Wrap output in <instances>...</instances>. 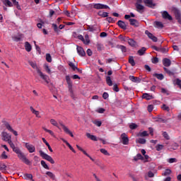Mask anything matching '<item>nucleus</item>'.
Masks as SVG:
<instances>
[{
  "label": "nucleus",
  "instance_id": "72a5a7b5",
  "mask_svg": "<svg viewBox=\"0 0 181 181\" xmlns=\"http://www.w3.org/2000/svg\"><path fill=\"white\" fill-rule=\"evenodd\" d=\"M153 76L156 77V78H158V80H163V78H164L163 74H154Z\"/></svg>",
  "mask_w": 181,
  "mask_h": 181
},
{
  "label": "nucleus",
  "instance_id": "3c124183",
  "mask_svg": "<svg viewBox=\"0 0 181 181\" xmlns=\"http://www.w3.org/2000/svg\"><path fill=\"white\" fill-rule=\"evenodd\" d=\"M86 8L88 11H91V9H93V8H94V4H88L86 6Z\"/></svg>",
  "mask_w": 181,
  "mask_h": 181
},
{
  "label": "nucleus",
  "instance_id": "37998d69",
  "mask_svg": "<svg viewBox=\"0 0 181 181\" xmlns=\"http://www.w3.org/2000/svg\"><path fill=\"white\" fill-rule=\"evenodd\" d=\"M172 173V170L170 169H166L163 173V176H169Z\"/></svg>",
  "mask_w": 181,
  "mask_h": 181
},
{
  "label": "nucleus",
  "instance_id": "393cba45",
  "mask_svg": "<svg viewBox=\"0 0 181 181\" xmlns=\"http://www.w3.org/2000/svg\"><path fill=\"white\" fill-rule=\"evenodd\" d=\"M142 98H144L145 100H152V98H153V96L148 93H144L142 95Z\"/></svg>",
  "mask_w": 181,
  "mask_h": 181
},
{
  "label": "nucleus",
  "instance_id": "bb28decb",
  "mask_svg": "<svg viewBox=\"0 0 181 181\" xmlns=\"http://www.w3.org/2000/svg\"><path fill=\"white\" fill-rule=\"evenodd\" d=\"M149 134H148L147 131H144V132H140L138 134L137 136H141V138L144 136H148Z\"/></svg>",
  "mask_w": 181,
  "mask_h": 181
},
{
  "label": "nucleus",
  "instance_id": "6e6552de",
  "mask_svg": "<svg viewBox=\"0 0 181 181\" xmlns=\"http://www.w3.org/2000/svg\"><path fill=\"white\" fill-rule=\"evenodd\" d=\"M76 50L78 54L81 56V57H84V56H86V52L84 51V49H83L82 47L77 45Z\"/></svg>",
  "mask_w": 181,
  "mask_h": 181
},
{
  "label": "nucleus",
  "instance_id": "2f4dec72",
  "mask_svg": "<svg viewBox=\"0 0 181 181\" xmlns=\"http://www.w3.org/2000/svg\"><path fill=\"white\" fill-rule=\"evenodd\" d=\"M83 44L84 45L90 44V37L88 36V35H85V38H83Z\"/></svg>",
  "mask_w": 181,
  "mask_h": 181
},
{
  "label": "nucleus",
  "instance_id": "13d9d810",
  "mask_svg": "<svg viewBox=\"0 0 181 181\" xmlns=\"http://www.w3.org/2000/svg\"><path fill=\"white\" fill-rule=\"evenodd\" d=\"M175 84L177 85V86H178V87L180 88V90H181V80L180 79H179V78H176L175 79Z\"/></svg>",
  "mask_w": 181,
  "mask_h": 181
},
{
  "label": "nucleus",
  "instance_id": "a19ab883",
  "mask_svg": "<svg viewBox=\"0 0 181 181\" xmlns=\"http://www.w3.org/2000/svg\"><path fill=\"white\" fill-rule=\"evenodd\" d=\"M118 49H120L122 53H127V47L124 45H118Z\"/></svg>",
  "mask_w": 181,
  "mask_h": 181
},
{
  "label": "nucleus",
  "instance_id": "ea45409f",
  "mask_svg": "<svg viewBox=\"0 0 181 181\" xmlns=\"http://www.w3.org/2000/svg\"><path fill=\"white\" fill-rule=\"evenodd\" d=\"M136 8L138 11H144L145 7L141 4L136 3Z\"/></svg>",
  "mask_w": 181,
  "mask_h": 181
},
{
  "label": "nucleus",
  "instance_id": "5fc2aeb1",
  "mask_svg": "<svg viewBox=\"0 0 181 181\" xmlns=\"http://www.w3.org/2000/svg\"><path fill=\"white\" fill-rule=\"evenodd\" d=\"M46 60L48 63H52V56L50 54H46Z\"/></svg>",
  "mask_w": 181,
  "mask_h": 181
},
{
  "label": "nucleus",
  "instance_id": "2eb2a0df",
  "mask_svg": "<svg viewBox=\"0 0 181 181\" xmlns=\"http://www.w3.org/2000/svg\"><path fill=\"white\" fill-rule=\"evenodd\" d=\"M129 80H131V81H132L133 83H141V79L140 78L138 77H135L134 76H129Z\"/></svg>",
  "mask_w": 181,
  "mask_h": 181
},
{
  "label": "nucleus",
  "instance_id": "c756f323",
  "mask_svg": "<svg viewBox=\"0 0 181 181\" xmlns=\"http://www.w3.org/2000/svg\"><path fill=\"white\" fill-rule=\"evenodd\" d=\"M42 142H44V144H45V145H47L49 152H53V149H52V147L50 146V144H49L47 141H46V139L42 138Z\"/></svg>",
  "mask_w": 181,
  "mask_h": 181
},
{
  "label": "nucleus",
  "instance_id": "0e129e2a",
  "mask_svg": "<svg viewBox=\"0 0 181 181\" xmlns=\"http://www.w3.org/2000/svg\"><path fill=\"white\" fill-rule=\"evenodd\" d=\"M1 159H8V156L6 155V152L4 151L1 156Z\"/></svg>",
  "mask_w": 181,
  "mask_h": 181
},
{
  "label": "nucleus",
  "instance_id": "49530a36",
  "mask_svg": "<svg viewBox=\"0 0 181 181\" xmlns=\"http://www.w3.org/2000/svg\"><path fill=\"white\" fill-rule=\"evenodd\" d=\"M41 165L42 167H44L45 169H47L49 170L50 168H49V165L46 164V162L45 160H41Z\"/></svg>",
  "mask_w": 181,
  "mask_h": 181
},
{
  "label": "nucleus",
  "instance_id": "1a4fd4ad",
  "mask_svg": "<svg viewBox=\"0 0 181 181\" xmlns=\"http://www.w3.org/2000/svg\"><path fill=\"white\" fill-rule=\"evenodd\" d=\"M6 129H8V131H10V132H13V135H15L16 136H18V132L15 131L13 129H12V127H11V124H9V123L6 122L4 124Z\"/></svg>",
  "mask_w": 181,
  "mask_h": 181
},
{
  "label": "nucleus",
  "instance_id": "a18cd8bd",
  "mask_svg": "<svg viewBox=\"0 0 181 181\" xmlns=\"http://www.w3.org/2000/svg\"><path fill=\"white\" fill-rule=\"evenodd\" d=\"M144 2L147 6H152V4H153L152 0H144Z\"/></svg>",
  "mask_w": 181,
  "mask_h": 181
},
{
  "label": "nucleus",
  "instance_id": "7c9ffc66",
  "mask_svg": "<svg viewBox=\"0 0 181 181\" xmlns=\"http://www.w3.org/2000/svg\"><path fill=\"white\" fill-rule=\"evenodd\" d=\"M174 13L176 19H180L181 18L180 11H179V10L177 8L174 9Z\"/></svg>",
  "mask_w": 181,
  "mask_h": 181
},
{
  "label": "nucleus",
  "instance_id": "8fccbe9b",
  "mask_svg": "<svg viewBox=\"0 0 181 181\" xmlns=\"http://www.w3.org/2000/svg\"><path fill=\"white\" fill-rule=\"evenodd\" d=\"M69 66L72 69V70H74V71H76V69H77V66H76V64H74L73 62H69Z\"/></svg>",
  "mask_w": 181,
  "mask_h": 181
},
{
  "label": "nucleus",
  "instance_id": "7ed1b4c3",
  "mask_svg": "<svg viewBox=\"0 0 181 181\" xmlns=\"http://www.w3.org/2000/svg\"><path fill=\"white\" fill-rule=\"evenodd\" d=\"M37 73L38 76H40V78H42V80H44V81H45L47 84H49V83H50V78L49 77V76L43 74V72H42V71L39 69H37Z\"/></svg>",
  "mask_w": 181,
  "mask_h": 181
},
{
  "label": "nucleus",
  "instance_id": "b1692460",
  "mask_svg": "<svg viewBox=\"0 0 181 181\" xmlns=\"http://www.w3.org/2000/svg\"><path fill=\"white\" fill-rule=\"evenodd\" d=\"M98 16H101V18H108V13L103 12L101 11L98 13Z\"/></svg>",
  "mask_w": 181,
  "mask_h": 181
},
{
  "label": "nucleus",
  "instance_id": "f03ea898",
  "mask_svg": "<svg viewBox=\"0 0 181 181\" xmlns=\"http://www.w3.org/2000/svg\"><path fill=\"white\" fill-rule=\"evenodd\" d=\"M39 153L40 156L42 157V159H45V160H47L48 162H50L52 165H54V160H53V158H52V156L47 155L42 150L39 151Z\"/></svg>",
  "mask_w": 181,
  "mask_h": 181
},
{
  "label": "nucleus",
  "instance_id": "39448f33",
  "mask_svg": "<svg viewBox=\"0 0 181 181\" xmlns=\"http://www.w3.org/2000/svg\"><path fill=\"white\" fill-rule=\"evenodd\" d=\"M93 8L94 9H110V6H108L106 4H100V3H93Z\"/></svg>",
  "mask_w": 181,
  "mask_h": 181
},
{
  "label": "nucleus",
  "instance_id": "864d4df0",
  "mask_svg": "<svg viewBox=\"0 0 181 181\" xmlns=\"http://www.w3.org/2000/svg\"><path fill=\"white\" fill-rule=\"evenodd\" d=\"M0 170H6V165L4 163H0Z\"/></svg>",
  "mask_w": 181,
  "mask_h": 181
},
{
  "label": "nucleus",
  "instance_id": "5701e85b",
  "mask_svg": "<svg viewBox=\"0 0 181 181\" xmlns=\"http://www.w3.org/2000/svg\"><path fill=\"white\" fill-rule=\"evenodd\" d=\"M96 47H97V50L98 52H101L102 50H104V45H103L100 42H97L96 43Z\"/></svg>",
  "mask_w": 181,
  "mask_h": 181
},
{
  "label": "nucleus",
  "instance_id": "4468645a",
  "mask_svg": "<svg viewBox=\"0 0 181 181\" xmlns=\"http://www.w3.org/2000/svg\"><path fill=\"white\" fill-rule=\"evenodd\" d=\"M163 64L165 66V67H169L172 64V62H170V59L165 58L163 59Z\"/></svg>",
  "mask_w": 181,
  "mask_h": 181
},
{
  "label": "nucleus",
  "instance_id": "20e7f679",
  "mask_svg": "<svg viewBox=\"0 0 181 181\" xmlns=\"http://www.w3.org/2000/svg\"><path fill=\"white\" fill-rule=\"evenodd\" d=\"M66 81L68 84V88L69 93L71 94V97H73V81H71V78H70V76H66Z\"/></svg>",
  "mask_w": 181,
  "mask_h": 181
},
{
  "label": "nucleus",
  "instance_id": "ddd939ff",
  "mask_svg": "<svg viewBox=\"0 0 181 181\" xmlns=\"http://www.w3.org/2000/svg\"><path fill=\"white\" fill-rule=\"evenodd\" d=\"M62 127L64 131V132H66V134H68L69 135H70V136H71V138H74V135L73 134V133L70 131V129H69V128H67V127H66V125L64 124H62Z\"/></svg>",
  "mask_w": 181,
  "mask_h": 181
},
{
  "label": "nucleus",
  "instance_id": "a878e982",
  "mask_svg": "<svg viewBox=\"0 0 181 181\" xmlns=\"http://www.w3.org/2000/svg\"><path fill=\"white\" fill-rule=\"evenodd\" d=\"M145 52H146V48L143 47L141 49L138 50L137 53L139 56H144V54H145Z\"/></svg>",
  "mask_w": 181,
  "mask_h": 181
},
{
  "label": "nucleus",
  "instance_id": "4d7b16f0",
  "mask_svg": "<svg viewBox=\"0 0 181 181\" xmlns=\"http://www.w3.org/2000/svg\"><path fill=\"white\" fill-rule=\"evenodd\" d=\"M106 21L109 22V23H114V22H115V20L112 17H107Z\"/></svg>",
  "mask_w": 181,
  "mask_h": 181
},
{
  "label": "nucleus",
  "instance_id": "bf43d9fd",
  "mask_svg": "<svg viewBox=\"0 0 181 181\" xmlns=\"http://www.w3.org/2000/svg\"><path fill=\"white\" fill-rule=\"evenodd\" d=\"M130 129H136L138 128V125L135 123H132V124L129 125Z\"/></svg>",
  "mask_w": 181,
  "mask_h": 181
},
{
  "label": "nucleus",
  "instance_id": "cd10ccee",
  "mask_svg": "<svg viewBox=\"0 0 181 181\" xmlns=\"http://www.w3.org/2000/svg\"><path fill=\"white\" fill-rule=\"evenodd\" d=\"M129 21L130 25H132V26H138V21H136L134 18H130Z\"/></svg>",
  "mask_w": 181,
  "mask_h": 181
},
{
  "label": "nucleus",
  "instance_id": "c85d7f7f",
  "mask_svg": "<svg viewBox=\"0 0 181 181\" xmlns=\"http://www.w3.org/2000/svg\"><path fill=\"white\" fill-rule=\"evenodd\" d=\"M3 4L6 6H9V7L13 6V4H12V2H11V1L9 0H3Z\"/></svg>",
  "mask_w": 181,
  "mask_h": 181
},
{
  "label": "nucleus",
  "instance_id": "e433bc0d",
  "mask_svg": "<svg viewBox=\"0 0 181 181\" xmlns=\"http://www.w3.org/2000/svg\"><path fill=\"white\" fill-rule=\"evenodd\" d=\"M155 119H156V122H163L164 124L168 122V121H166L162 117H156Z\"/></svg>",
  "mask_w": 181,
  "mask_h": 181
},
{
  "label": "nucleus",
  "instance_id": "f257e3e1",
  "mask_svg": "<svg viewBox=\"0 0 181 181\" xmlns=\"http://www.w3.org/2000/svg\"><path fill=\"white\" fill-rule=\"evenodd\" d=\"M3 136V141H5L6 142H8V144L10 145L11 149H13V152L16 153L18 159L23 162V163H25V165H30V160L26 158V156L22 151H21V148L15 146V144L13 142H12L11 135L6 132L2 133Z\"/></svg>",
  "mask_w": 181,
  "mask_h": 181
},
{
  "label": "nucleus",
  "instance_id": "f3484780",
  "mask_svg": "<svg viewBox=\"0 0 181 181\" xmlns=\"http://www.w3.org/2000/svg\"><path fill=\"white\" fill-rule=\"evenodd\" d=\"M22 39H23V34H20L18 35H15L13 37V40L14 42H21V40H22Z\"/></svg>",
  "mask_w": 181,
  "mask_h": 181
},
{
  "label": "nucleus",
  "instance_id": "a211bd4d",
  "mask_svg": "<svg viewBox=\"0 0 181 181\" xmlns=\"http://www.w3.org/2000/svg\"><path fill=\"white\" fill-rule=\"evenodd\" d=\"M117 25L119 28H121L122 29H124V30H126L127 29V24H125V22L119 20L118 22H117Z\"/></svg>",
  "mask_w": 181,
  "mask_h": 181
},
{
  "label": "nucleus",
  "instance_id": "de8ad7c7",
  "mask_svg": "<svg viewBox=\"0 0 181 181\" xmlns=\"http://www.w3.org/2000/svg\"><path fill=\"white\" fill-rule=\"evenodd\" d=\"M44 131H45V132H48V134H49V135L51 136H54V133L53 132V131L47 129V128L43 127Z\"/></svg>",
  "mask_w": 181,
  "mask_h": 181
},
{
  "label": "nucleus",
  "instance_id": "09e8293b",
  "mask_svg": "<svg viewBox=\"0 0 181 181\" xmlns=\"http://www.w3.org/2000/svg\"><path fill=\"white\" fill-rule=\"evenodd\" d=\"M50 123L52 124V125H54V127H57V128H59V124H57V122L54 120V119H51Z\"/></svg>",
  "mask_w": 181,
  "mask_h": 181
},
{
  "label": "nucleus",
  "instance_id": "dca6fc26",
  "mask_svg": "<svg viewBox=\"0 0 181 181\" xmlns=\"http://www.w3.org/2000/svg\"><path fill=\"white\" fill-rule=\"evenodd\" d=\"M30 110L31 112H33V114L37 117V118H40V112L39 111L35 110V108H33L32 106L30 107Z\"/></svg>",
  "mask_w": 181,
  "mask_h": 181
},
{
  "label": "nucleus",
  "instance_id": "f8f14e48",
  "mask_svg": "<svg viewBox=\"0 0 181 181\" xmlns=\"http://www.w3.org/2000/svg\"><path fill=\"white\" fill-rule=\"evenodd\" d=\"M146 35H147L148 37L153 40V42H158V37L153 35V34L149 33L148 30L145 31Z\"/></svg>",
  "mask_w": 181,
  "mask_h": 181
},
{
  "label": "nucleus",
  "instance_id": "6ab92c4d",
  "mask_svg": "<svg viewBox=\"0 0 181 181\" xmlns=\"http://www.w3.org/2000/svg\"><path fill=\"white\" fill-rule=\"evenodd\" d=\"M86 136L87 138H89V139H91V141H98V139L97 138V136L92 135L90 133H86Z\"/></svg>",
  "mask_w": 181,
  "mask_h": 181
},
{
  "label": "nucleus",
  "instance_id": "052dcab7",
  "mask_svg": "<svg viewBox=\"0 0 181 181\" xmlns=\"http://www.w3.org/2000/svg\"><path fill=\"white\" fill-rule=\"evenodd\" d=\"M163 136L165 139H167V140L170 139V137L169 136V134H168V132H164L163 133Z\"/></svg>",
  "mask_w": 181,
  "mask_h": 181
},
{
  "label": "nucleus",
  "instance_id": "aec40b11",
  "mask_svg": "<svg viewBox=\"0 0 181 181\" xmlns=\"http://www.w3.org/2000/svg\"><path fill=\"white\" fill-rule=\"evenodd\" d=\"M30 66H31V67H33V69H35L37 73V70H40V69H39V67H37V65L36 64L35 62H33L32 61H29L28 62Z\"/></svg>",
  "mask_w": 181,
  "mask_h": 181
},
{
  "label": "nucleus",
  "instance_id": "338daca9",
  "mask_svg": "<svg viewBox=\"0 0 181 181\" xmlns=\"http://www.w3.org/2000/svg\"><path fill=\"white\" fill-rule=\"evenodd\" d=\"M113 91H115L116 93H118V91H119L118 85H117V84L113 85Z\"/></svg>",
  "mask_w": 181,
  "mask_h": 181
},
{
  "label": "nucleus",
  "instance_id": "4be33fe9",
  "mask_svg": "<svg viewBox=\"0 0 181 181\" xmlns=\"http://www.w3.org/2000/svg\"><path fill=\"white\" fill-rule=\"evenodd\" d=\"M25 49L26 52H30L32 50V45H30V43H29V42H25Z\"/></svg>",
  "mask_w": 181,
  "mask_h": 181
},
{
  "label": "nucleus",
  "instance_id": "774afa93",
  "mask_svg": "<svg viewBox=\"0 0 181 181\" xmlns=\"http://www.w3.org/2000/svg\"><path fill=\"white\" fill-rule=\"evenodd\" d=\"M162 108L164 110V111H168V112L170 111V108L166 105H163Z\"/></svg>",
  "mask_w": 181,
  "mask_h": 181
},
{
  "label": "nucleus",
  "instance_id": "c9c22d12",
  "mask_svg": "<svg viewBox=\"0 0 181 181\" xmlns=\"http://www.w3.org/2000/svg\"><path fill=\"white\" fill-rule=\"evenodd\" d=\"M129 63L134 67L135 66V60L134 59V57L130 56L129 58Z\"/></svg>",
  "mask_w": 181,
  "mask_h": 181
},
{
  "label": "nucleus",
  "instance_id": "4c0bfd02",
  "mask_svg": "<svg viewBox=\"0 0 181 181\" xmlns=\"http://www.w3.org/2000/svg\"><path fill=\"white\" fill-rule=\"evenodd\" d=\"M52 28H54V30L57 35H59V33L60 32V30H59V28L57 27V24L53 23L52 25Z\"/></svg>",
  "mask_w": 181,
  "mask_h": 181
},
{
  "label": "nucleus",
  "instance_id": "e2e57ef3",
  "mask_svg": "<svg viewBox=\"0 0 181 181\" xmlns=\"http://www.w3.org/2000/svg\"><path fill=\"white\" fill-rule=\"evenodd\" d=\"M46 175L49 176V177H51L52 179H54V175L53 174V173L50 172V171H47L46 173Z\"/></svg>",
  "mask_w": 181,
  "mask_h": 181
},
{
  "label": "nucleus",
  "instance_id": "423d86ee",
  "mask_svg": "<svg viewBox=\"0 0 181 181\" xmlns=\"http://www.w3.org/2000/svg\"><path fill=\"white\" fill-rule=\"evenodd\" d=\"M86 30H88V32H91L92 33L100 32V29L95 27V25H87Z\"/></svg>",
  "mask_w": 181,
  "mask_h": 181
},
{
  "label": "nucleus",
  "instance_id": "f704fd0d",
  "mask_svg": "<svg viewBox=\"0 0 181 181\" xmlns=\"http://www.w3.org/2000/svg\"><path fill=\"white\" fill-rule=\"evenodd\" d=\"M106 83H107V86H109L110 87H111V86H112V80H111L110 76L106 77Z\"/></svg>",
  "mask_w": 181,
  "mask_h": 181
},
{
  "label": "nucleus",
  "instance_id": "69168bd1",
  "mask_svg": "<svg viewBox=\"0 0 181 181\" xmlns=\"http://www.w3.org/2000/svg\"><path fill=\"white\" fill-rule=\"evenodd\" d=\"M168 162H169V163H175L177 162V160H176V158H169Z\"/></svg>",
  "mask_w": 181,
  "mask_h": 181
},
{
  "label": "nucleus",
  "instance_id": "58836bf2",
  "mask_svg": "<svg viewBox=\"0 0 181 181\" xmlns=\"http://www.w3.org/2000/svg\"><path fill=\"white\" fill-rule=\"evenodd\" d=\"M118 38L120 39V40H122V42H127L129 37L123 36L122 35H119Z\"/></svg>",
  "mask_w": 181,
  "mask_h": 181
},
{
  "label": "nucleus",
  "instance_id": "c03bdc74",
  "mask_svg": "<svg viewBox=\"0 0 181 181\" xmlns=\"http://www.w3.org/2000/svg\"><path fill=\"white\" fill-rule=\"evenodd\" d=\"M144 160V156L141 153H138L136 157H134V160Z\"/></svg>",
  "mask_w": 181,
  "mask_h": 181
},
{
  "label": "nucleus",
  "instance_id": "412c9836",
  "mask_svg": "<svg viewBox=\"0 0 181 181\" xmlns=\"http://www.w3.org/2000/svg\"><path fill=\"white\" fill-rule=\"evenodd\" d=\"M127 42L129 45V46H132V47H135V46H136V42L134 40V39L128 38Z\"/></svg>",
  "mask_w": 181,
  "mask_h": 181
},
{
  "label": "nucleus",
  "instance_id": "79ce46f5",
  "mask_svg": "<svg viewBox=\"0 0 181 181\" xmlns=\"http://www.w3.org/2000/svg\"><path fill=\"white\" fill-rule=\"evenodd\" d=\"M155 24L156 28H160V29H162L163 28V24L160 21H156Z\"/></svg>",
  "mask_w": 181,
  "mask_h": 181
},
{
  "label": "nucleus",
  "instance_id": "680f3d73",
  "mask_svg": "<svg viewBox=\"0 0 181 181\" xmlns=\"http://www.w3.org/2000/svg\"><path fill=\"white\" fill-rule=\"evenodd\" d=\"M152 63L153 64H156V63H159V58L158 57H154L151 59Z\"/></svg>",
  "mask_w": 181,
  "mask_h": 181
},
{
  "label": "nucleus",
  "instance_id": "603ef678",
  "mask_svg": "<svg viewBox=\"0 0 181 181\" xmlns=\"http://www.w3.org/2000/svg\"><path fill=\"white\" fill-rule=\"evenodd\" d=\"M156 151H158V152L162 151V149H163V145H162V144H158V145L156 146Z\"/></svg>",
  "mask_w": 181,
  "mask_h": 181
},
{
  "label": "nucleus",
  "instance_id": "9d476101",
  "mask_svg": "<svg viewBox=\"0 0 181 181\" xmlns=\"http://www.w3.org/2000/svg\"><path fill=\"white\" fill-rule=\"evenodd\" d=\"M25 148L28 149V151L30 152V153H33V152H35V151H36L35 146H33V144H30L28 143L25 144Z\"/></svg>",
  "mask_w": 181,
  "mask_h": 181
},
{
  "label": "nucleus",
  "instance_id": "0eeeda50",
  "mask_svg": "<svg viewBox=\"0 0 181 181\" xmlns=\"http://www.w3.org/2000/svg\"><path fill=\"white\" fill-rule=\"evenodd\" d=\"M121 138L123 145H128L129 144V139H128V136L125 133L122 134Z\"/></svg>",
  "mask_w": 181,
  "mask_h": 181
},
{
  "label": "nucleus",
  "instance_id": "6e6d98bb",
  "mask_svg": "<svg viewBox=\"0 0 181 181\" xmlns=\"http://www.w3.org/2000/svg\"><path fill=\"white\" fill-rule=\"evenodd\" d=\"M100 152H101V153H103V155H105L106 156H110L108 151H107V150H105V148H101Z\"/></svg>",
  "mask_w": 181,
  "mask_h": 181
},
{
  "label": "nucleus",
  "instance_id": "9b49d317",
  "mask_svg": "<svg viewBox=\"0 0 181 181\" xmlns=\"http://www.w3.org/2000/svg\"><path fill=\"white\" fill-rule=\"evenodd\" d=\"M161 13L163 19H168V21H172L173 19L172 16H170V13H168V11H164L161 12Z\"/></svg>",
  "mask_w": 181,
  "mask_h": 181
},
{
  "label": "nucleus",
  "instance_id": "473e14b6",
  "mask_svg": "<svg viewBox=\"0 0 181 181\" xmlns=\"http://www.w3.org/2000/svg\"><path fill=\"white\" fill-rule=\"evenodd\" d=\"M136 142L138 144H141V145H144V144H146V139L139 138V139L136 140Z\"/></svg>",
  "mask_w": 181,
  "mask_h": 181
}]
</instances>
